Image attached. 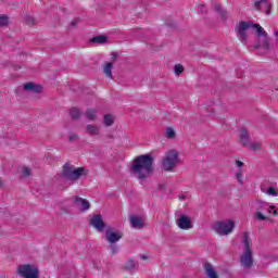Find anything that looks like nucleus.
<instances>
[{"instance_id":"nucleus-1","label":"nucleus","mask_w":278,"mask_h":278,"mask_svg":"<svg viewBox=\"0 0 278 278\" xmlns=\"http://www.w3.org/2000/svg\"><path fill=\"white\" fill-rule=\"evenodd\" d=\"M255 29L256 30V45L255 49H265V51H270L273 49V43H270V38H268V33L261 27L260 24H253L251 22L241 21L235 27V31L237 34V38L240 39L242 45H247L248 42V35L247 30Z\"/></svg>"},{"instance_id":"nucleus-2","label":"nucleus","mask_w":278,"mask_h":278,"mask_svg":"<svg viewBox=\"0 0 278 278\" xmlns=\"http://www.w3.org/2000/svg\"><path fill=\"white\" fill-rule=\"evenodd\" d=\"M153 162L154 159L151 154H143L135 157L130 165V175L141 182L147 181L155 170Z\"/></svg>"},{"instance_id":"nucleus-3","label":"nucleus","mask_w":278,"mask_h":278,"mask_svg":"<svg viewBox=\"0 0 278 278\" xmlns=\"http://www.w3.org/2000/svg\"><path fill=\"white\" fill-rule=\"evenodd\" d=\"M243 253L240 256V264L242 268H251L253 266V240L249 237V232H243L242 236Z\"/></svg>"},{"instance_id":"nucleus-4","label":"nucleus","mask_w":278,"mask_h":278,"mask_svg":"<svg viewBox=\"0 0 278 278\" xmlns=\"http://www.w3.org/2000/svg\"><path fill=\"white\" fill-rule=\"evenodd\" d=\"M86 175H88V169L84 167L73 168L71 163H65L61 172V177L68 179V181H79Z\"/></svg>"},{"instance_id":"nucleus-5","label":"nucleus","mask_w":278,"mask_h":278,"mask_svg":"<svg viewBox=\"0 0 278 278\" xmlns=\"http://www.w3.org/2000/svg\"><path fill=\"white\" fill-rule=\"evenodd\" d=\"M177 164H179V152L170 150L162 161V170L170 172L176 168Z\"/></svg>"},{"instance_id":"nucleus-6","label":"nucleus","mask_w":278,"mask_h":278,"mask_svg":"<svg viewBox=\"0 0 278 278\" xmlns=\"http://www.w3.org/2000/svg\"><path fill=\"white\" fill-rule=\"evenodd\" d=\"M213 229L219 236H229L236 229V222L231 219L219 220L214 224Z\"/></svg>"},{"instance_id":"nucleus-7","label":"nucleus","mask_w":278,"mask_h":278,"mask_svg":"<svg viewBox=\"0 0 278 278\" xmlns=\"http://www.w3.org/2000/svg\"><path fill=\"white\" fill-rule=\"evenodd\" d=\"M17 275L24 278H38V268L33 265H20L17 267Z\"/></svg>"},{"instance_id":"nucleus-8","label":"nucleus","mask_w":278,"mask_h":278,"mask_svg":"<svg viewBox=\"0 0 278 278\" xmlns=\"http://www.w3.org/2000/svg\"><path fill=\"white\" fill-rule=\"evenodd\" d=\"M123 238V232L116 231L114 228H108L105 231V240L109 244H116Z\"/></svg>"},{"instance_id":"nucleus-9","label":"nucleus","mask_w":278,"mask_h":278,"mask_svg":"<svg viewBox=\"0 0 278 278\" xmlns=\"http://www.w3.org/2000/svg\"><path fill=\"white\" fill-rule=\"evenodd\" d=\"M177 227L184 231H188V229H192L193 227L192 219H190V217L187 215L180 214L177 218Z\"/></svg>"},{"instance_id":"nucleus-10","label":"nucleus","mask_w":278,"mask_h":278,"mask_svg":"<svg viewBox=\"0 0 278 278\" xmlns=\"http://www.w3.org/2000/svg\"><path fill=\"white\" fill-rule=\"evenodd\" d=\"M90 225L94 227L99 232H102L105 229V222H103V216L93 215L90 218Z\"/></svg>"},{"instance_id":"nucleus-11","label":"nucleus","mask_w":278,"mask_h":278,"mask_svg":"<svg viewBox=\"0 0 278 278\" xmlns=\"http://www.w3.org/2000/svg\"><path fill=\"white\" fill-rule=\"evenodd\" d=\"M255 10H266V14H270V10H273V3H269L268 0H260L254 4Z\"/></svg>"},{"instance_id":"nucleus-12","label":"nucleus","mask_w":278,"mask_h":278,"mask_svg":"<svg viewBox=\"0 0 278 278\" xmlns=\"http://www.w3.org/2000/svg\"><path fill=\"white\" fill-rule=\"evenodd\" d=\"M73 203H75L76 207H80L81 210H90V202L79 198V195L74 197Z\"/></svg>"},{"instance_id":"nucleus-13","label":"nucleus","mask_w":278,"mask_h":278,"mask_svg":"<svg viewBox=\"0 0 278 278\" xmlns=\"http://www.w3.org/2000/svg\"><path fill=\"white\" fill-rule=\"evenodd\" d=\"M130 225L134 229H142L144 227V222L142 220V217L138 215H131L130 216Z\"/></svg>"},{"instance_id":"nucleus-14","label":"nucleus","mask_w":278,"mask_h":278,"mask_svg":"<svg viewBox=\"0 0 278 278\" xmlns=\"http://www.w3.org/2000/svg\"><path fill=\"white\" fill-rule=\"evenodd\" d=\"M255 216L258 218V220H270L271 216H278L277 210H268L267 214H263L261 212H257Z\"/></svg>"},{"instance_id":"nucleus-15","label":"nucleus","mask_w":278,"mask_h":278,"mask_svg":"<svg viewBox=\"0 0 278 278\" xmlns=\"http://www.w3.org/2000/svg\"><path fill=\"white\" fill-rule=\"evenodd\" d=\"M240 142L242 147H247V148L251 143L249 130H247L245 128H241L240 130Z\"/></svg>"},{"instance_id":"nucleus-16","label":"nucleus","mask_w":278,"mask_h":278,"mask_svg":"<svg viewBox=\"0 0 278 278\" xmlns=\"http://www.w3.org/2000/svg\"><path fill=\"white\" fill-rule=\"evenodd\" d=\"M24 90H27L28 92H35L36 94H40V92H42V87L41 85L28 83L24 85Z\"/></svg>"},{"instance_id":"nucleus-17","label":"nucleus","mask_w":278,"mask_h":278,"mask_svg":"<svg viewBox=\"0 0 278 278\" xmlns=\"http://www.w3.org/2000/svg\"><path fill=\"white\" fill-rule=\"evenodd\" d=\"M112 66H113L112 62H105L102 67L103 74L109 79H114V75L112 74Z\"/></svg>"},{"instance_id":"nucleus-18","label":"nucleus","mask_w":278,"mask_h":278,"mask_svg":"<svg viewBox=\"0 0 278 278\" xmlns=\"http://www.w3.org/2000/svg\"><path fill=\"white\" fill-rule=\"evenodd\" d=\"M204 270L208 278H218V275L216 274V270H214V267L212 266V264L205 263Z\"/></svg>"},{"instance_id":"nucleus-19","label":"nucleus","mask_w":278,"mask_h":278,"mask_svg":"<svg viewBox=\"0 0 278 278\" xmlns=\"http://www.w3.org/2000/svg\"><path fill=\"white\" fill-rule=\"evenodd\" d=\"M138 268V263L134 260H128L122 265L123 270H136Z\"/></svg>"},{"instance_id":"nucleus-20","label":"nucleus","mask_w":278,"mask_h":278,"mask_svg":"<svg viewBox=\"0 0 278 278\" xmlns=\"http://www.w3.org/2000/svg\"><path fill=\"white\" fill-rule=\"evenodd\" d=\"M90 42L93 45H105L108 42V36L99 35L90 39Z\"/></svg>"},{"instance_id":"nucleus-21","label":"nucleus","mask_w":278,"mask_h":278,"mask_svg":"<svg viewBox=\"0 0 278 278\" xmlns=\"http://www.w3.org/2000/svg\"><path fill=\"white\" fill-rule=\"evenodd\" d=\"M86 131L90 135V136H99L101 128L99 126H94V125H87L86 126Z\"/></svg>"},{"instance_id":"nucleus-22","label":"nucleus","mask_w":278,"mask_h":278,"mask_svg":"<svg viewBox=\"0 0 278 278\" xmlns=\"http://www.w3.org/2000/svg\"><path fill=\"white\" fill-rule=\"evenodd\" d=\"M70 116L72 121H79V117L81 116V111L74 106L70 110Z\"/></svg>"},{"instance_id":"nucleus-23","label":"nucleus","mask_w":278,"mask_h":278,"mask_svg":"<svg viewBox=\"0 0 278 278\" xmlns=\"http://www.w3.org/2000/svg\"><path fill=\"white\" fill-rule=\"evenodd\" d=\"M257 205L260 210H277L275 205H269L268 203L257 200Z\"/></svg>"},{"instance_id":"nucleus-24","label":"nucleus","mask_w":278,"mask_h":278,"mask_svg":"<svg viewBox=\"0 0 278 278\" xmlns=\"http://www.w3.org/2000/svg\"><path fill=\"white\" fill-rule=\"evenodd\" d=\"M85 116H86V118H88V121H96L97 119V111H94V109H88L85 112Z\"/></svg>"},{"instance_id":"nucleus-25","label":"nucleus","mask_w":278,"mask_h":278,"mask_svg":"<svg viewBox=\"0 0 278 278\" xmlns=\"http://www.w3.org/2000/svg\"><path fill=\"white\" fill-rule=\"evenodd\" d=\"M103 124L106 127H112L114 125V116H112V114H105L104 119H103Z\"/></svg>"},{"instance_id":"nucleus-26","label":"nucleus","mask_w":278,"mask_h":278,"mask_svg":"<svg viewBox=\"0 0 278 278\" xmlns=\"http://www.w3.org/2000/svg\"><path fill=\"white\" fill-rule=\"evenodd\" d=\"M248 149L255 153L256 151H260V149H262V142L260 141L250 142V144L248 146Z\"/></svg>"},{"instance_id":"nucleus-27","label":"nucleus","mask_w":278,"mask_h":278,"mask_svg":"<svg viewBox=\"0 0 278 278\" xmlns=\"http://www.w3.org/2000/svg\"><path fill=\"white\" fill-rule=\"evenodd\" d=\"M10 24V17L8 15H0V27H8Z\"/></svg>"},{"instance_id":"nucleus-28","label":"nucleus","mask_w":278,"mask_h":278,"mask_svg":"<svg viewBox=\"0 0 278 278\" xmlns=\"http://www.w3.org/2000/svg\"><path fill=\"white\" fill-rule=\"evenodd\" d=\"M25 24L26 25H36V18H34V16L30 15H26L25 16Z\"/></svg>"},{"instance_id":"nucleus-29","label":"nucleus","mask_w":278,"mask_h":278,"mask_svg":"<svg viewBox=\"0 0 278 278\" xmlns=\"http://www.w3.org/2000/svg\"><path fill=\"white\" fill-rule=\"evenodd\" d=\"M174 73H175V75H181V73H184V65H181V64H176L175 66H174Z\"/></svg>"},{"instance_id":"nucleus-30","label":"nucleus","mask_w":278,"mask_h":278,"mask_svg":"<svg viewBox=\"0 0 278 278\" xmlns=\"http://www.w3.org/2000/svg\"><path fill=\"white\" fill-rule=\"evenodd\" d=\"M109 249L112 255H116V253H118V245H116V243H110Z\"/></svg>"},{"instance_id":"nucleus-31","label":"nucleus","mask_w":278,"mask_h":278,"mask_svg":"<svg viewBox=\"0 0 278 278\" xmlns=\"http://www.w3.org/2000/svg\"><path fill=\"white\" fill-rule=\"evenodd\" d=\"M166 138H175V129H173L172 127L166 128Z\"/></svg>"},{"instance_id":"nucleus-32","label":"nucleus","mask_w":278,"mask_h":278,"mask_svg":"<svg viewBox=\"0 0 278 278\" xmlns=\"http://www.w3.org/2000/svg\"><path fill=\"white\" fill-rule=\"evenodd\" d=\"M198 12L199 14H207V7H205V4H200L198 7Z\"/></svg>"},{"instance_id":"nucleus-33","label":"nucleus","mask_w":278,"mask_h":278,"mask_svg":"<svg viewBox=\"0 0 278 278\" xmlns=\"http://www.w3.org/2000/svg\"><path fill=\"white\" fill-rule=\"evenodd\" d=\"M267 194H269L270 197H277V190L274 189V187H268L267 189Z\"/></svg>"},{"instance_id":"nucleus-34","label":"nucleus","mask_w":278,"mask_h":278,"mask_svg":"<svg viewBox=\"0 0 278 278\" xmlns=\"http://www.w3.org/2000/svg\"><path fill=\"white\" fill-rule=\"evenodd\" d=\"M68 140L70 142H76V140H79V136L77 134H71Z\"/></svg>"},{"instance_id":"nucleus-35","label":"nucleus","mask_w":278,"mask_h":278,"mask_svg":"<svg viewBox=\"0 0 278 278\" xmlns=\"http://www.w3.org/2000/svg\"><path fill=\"white\" fill-rule=\"evenodd\" d=\"M23 177H29L31 175V170L28 167H24L22 170Z\"/></svg>"},{"instance_id":"nucleus-36","label":"nucleus","mask_w":278,"mask_h":278,"mask_svg":"<svg viewBox=\"0 0 278 278\" xmlns=\"http://www.w3.org/2000/svg\"><path fill=\"white\" fill-rule=\"evenodd\" d=\"M236 177H237L238 184H240V186H242V172H241V170H238V172L236 173Z\"/></svg>"},{"instance_id":"nucleus-37","label":"nucleus","mask_w":278,"mask_h":278,"mask_svg":"<svg viewBox=\"0 0 278 278\" xmlns=\"http://www.w3.org/2000/svg\"><path fill=\"white\" fill-rule=\"evenodd\" d=\"M222 21H227V12L226 11H220L219 12Z\"/></svg>"},{"instance_id":"nucleus-38","label":"nucleus","mask_w":278,"mask_h":278,"mask_svg":"<svg viewBox=\"0 0 278 278\" xmlns=\"http://www.w3.org/2000/svg\"><path fill=\"white\" fill-rule=\"evenodd\" d=\"M78 23H79V17L72 21L71 27H77Z\"/></svg>"},{"instance_id":"nucleus-39","label":"nucleus","mask_w":278,"mask_h":278,"mask_svg":"<svg viewBox=\"0 0 278 278\" xmlns=\"http://www.w3.org/2000/svg\"><path fill=\"white\" fill-rule=\"evenodd\" d=\"M111 60H112L113 62H116V60H118V54H117L116 52H112V53H111Z\"/></svg>"},{"instance_id":"nucleus-40","label":"nucleus","mask_w":278,"mask_h":278,"mask_svg":"<svg viewBox=\"0 0 278 278\" xmlns=\"http://www.w3.org/2000/svg\"><path fill=\"white\" fill-rule=\"evenodd\" d=\"M215 12H223V9H220V4H215Z\"/></svg>"},{"instance_id":"nucleus-41","label":"nucleus","mask_w":278,"mask_h":278,"mask_svg":"<svg viewBox=\"0 0 278 278\" xmlns=\"http://www.w3.org/2000/svg\"><path fill=\"white\" fill-rule=\"evenodd\" d=\"M159 190H161V192H164V190H166V185H159Z\"/></svg>"},{"instance_id":"nucleus-42","label":"nucleus","mask_w":278,"mask_h":278,"mask_svg":"<svg viewBox=\"0 0 278 278\" xmlns=\"http://www.w3.org/2000/svg\"><path fill=\"white\" fill-rule=\"evenodd\" d=\"M237 166H239V168H242V166H244V163H242V161H236Z\"/></svg>"},{"instance_id":"nucleus-43","label":"nucleus","mask_w":278,"mask_h":278,"mask_svg":"<svg viewBox=\"0 0 278 278\" xmlns=\"http://www.w3.org/2000/svg\"><path fill=\"white\" fill-rule=\"evenodd\" d=\"M274 36L276 38V43L278 45V30L277 29L274 30Z\"/></svg>"},{"instance_id":"nucleus-44","label":"nucleus","mask_w":278,"mask_h":278,"mask_svg":"<svg viewBox=\"0 0 278 278\" xmlns=\"http://www.w3.org/2000/svg\"><path fill=\"white\" fill-rule=\"evenodd\" d=\"M178 199H179L180 201H184V200L186 199V194L178 195Z\"/></svg>"},{"instance_id":"nucleus-45","label":"nucleus","mask_w":278,"mask_h":278,"mask_svg":"<svg viewBox=\"0 0 278 278\" xmlns=\"http://www.w3.org/2000/svg\"><path fill=\"white\" fill-rule=\"evenodd\" d=\"M0 188H3V180L0 178Z\"/></svg>"},{"instance_id":"nucleus-46","label":"nucleus","mask_w":278,"mask_h":278,"mask_svg":"<svg viewBox=\"0 0 278 278\" xmlns=\"http://www.w3.org/2000/svg\"><path fill=\"white\" fill-rule=\"evenodd\" d=\"M106 138L112 139V138H114V136L108 135Z\"/></svg>"},{"instance_id":"nucleus-47","label":"nucleus","mask_w":278,"mask_h":278,"mask_svg":"<svg viewBox=\"0 0 278 278\" xmlns=\"http://www.w3.org/2000/svg\"><path fill=\"white\" fill-rule=\"evenodd\" d=\"M141 260H147V255H141Z\"/></svg>"}]
</instances>
